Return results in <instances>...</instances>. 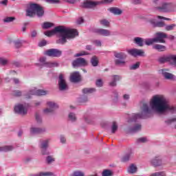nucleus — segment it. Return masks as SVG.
<instances>
[{"label":"nucleus","instance_id":"nucleus-13","mask_svg":"<svg viewBox=\"0 0 176 176\" xmlns=\"http://www.w3.org/2000/svg\"><path fill=\"white\" fill-rule=\"evenodd\" d=\"M173 8V4L171 3H164L162 6L155 7V10L157 12H164V13H167V12H170Z\"/></svg>","mask_w":176,"mask_h":176},{"label":"nucleus","instance_id":"nucleus-17","mask_svg":"<svg viewBox=\"0 0 176 176\" xmlns=\"http://www.w3.org/2000/svg\"><path fill=\"white\" fill-rule=\"evenodd\" d=\"M98 5H100V2L98 1L86 0L82 4V8H85L87 9H93L96 8V6H97Z\"/></svg>","mask_w":176,"mask_h":176},{"label":"nucleus","instance_id":"nucleus-32","mask_svg":"<svg viewBox=\"0 0 176 176\" xmlns=\"http://www.w3.org/2000/svg\"><path fill=\"white\" fill-rule=\"evenodd\" d=\"M68 120L69 122H71L72 123H75L76 122L77 118H76V114L75 113H69L68 114Z\"/></svg>","mask_w":176,"mask_h":176},{"label":"nucleus","instance_id":"nucleus-5","mask_svg":"<svg viewBox=\"0 0 176 176\" xmlns=\"http://www.w3.org/2000/svg\"><path fill=\"white\" fill-rule=\"evenodd\" d=\"M47 94H49V91H45L43 89H36V88L34 87L29 90V91L23 96H25V98H31L32 96H46Z\"/></svg>","mask_w":176,"mask_h":176},{"label":"nucleus","instance_id":"nucleus-20","mask_svg":"<svg viewBox=\"0 0 176 176\" xmlns=\"http://www.w3.org/2000/svg\"><path fill=\"white\" fill-rule=\"evenodd\" d=\"M70 81L72 83H78V82H80V74H79V72H74L71 74Z\"/></svg>","mask_w":176,"mask_h":176},{"label":"nucleus","instance_id":"nucleus-48","mask_svg":"<svg viewBox=\"0 0 176 176\" xmlns=\"http://www.w3.org/2000/svg\"><path fill=\"white\" fill-rule=\"evenodd\" d=\"M100 23L101 25H103V27H109V22L107 19H102L100 21Z\"/></svg>","mask_w":176,"mask_h":176},{"label":"nucleus","instance_id":"nucleus-14","mask_svg":"<svg viewBox=\"0 0 176 176\" xmlns=\"http://www.w3.org/2000/svg\"><path fill=\"white\" fill-rule=\"evenodd\" d=\"M40 63L44 67H47V68H55L56 67H58V63L57 62H47L46 61V58L41 57L39 59Z\"/></svg>","mask_w":176,"mask_h":176},{"label":"nucleus","instance_id":"nucleus-25","mask_svg":"<svg viewBox=\"0 0 176 176\" xmlns=\"http://www.w3.org/2000/svg\"><path fill=\"white\" fill-rule=\"evenodd\" d=\"M168 63L172 67H175L176 65V55L175 54H169L168 55Z\"/></svg>","mask_w":176,"mask_h":176},{"label":"nucleus","instance_id":"nucleus-7","mask_svg":"<svg viewBox=\"0 0 176 176\" xmlns=\"http://www.w3.org/2000/svg\"><path fill=\"white\" fill-rule=\"evenodd\" d=\"M114 57H116L115 64L116 65H124L126 64V61H124L125 58H127V54L124 52H114Z\"/></svg>","mask_w":176,"mask_h":176},{"label":"nucleus","instance_id":"nucleus-1","mask_svg":"<svg viewBox=\"0 0 176 176\" xmlns=\"http://www.w3.org/2000/svg\"><path fill=\"white\" fill-rule=\"evenodd\" d=\"M44 34L46 36H53V35L57 34L59 36V39L56 41V43L59 45H65L67 39H73V38L78 35L76 30L63 25L56 26L52 30L45 32Z\"/></svg>","mask_w":176,"mask_h":176},{"label":"nucleus","instance_id":"nucleus-11","mask_svg":"<svg viewBox=\"0 0 176 176\" xmlns=\"http://www.w3.org/2000/svg\"><path fill=\"white\" fill-rule=\"evenodd\" d=\"M45 56L48 57H60L63 52L58 49H50L44 52Z\"/></svg>","mask_w":176,"mask_h":176},{"label":"nucleus","instance_id":"nucleus-30","mask_svg":"<svg viewBox=\"0 0 176 176\" xmlns=\"http://www.w3.org/2000/svg\"><path fill=\"white\" fill-rule=\"evenodd\" d=\"M53 173L52 172H40L36 174H30V176H52Z\"/></svg>","mask_w":176,"mask_h":176},{"label":"nucleus","instance_id":"nucleus-44","mask_svg":"<svg viewBox=\"0 0 176 176\" xmlns=\"http://www.w3.org/2000/svg\"><path fill=\"white\" fill-rule=\"evenodd\" d=\"M71 176H85V172L82 170H74Z\"/></svg>","mask_w":176,"mask_h":176},{"label":"nucleus","instance_id":"nucleus-52","mask_svg":"<svg viewBox=\"0 0 176 176\" xmlns=\"http://www.w3.org/2000/svg\"><path fill=\"white\" fill-rule=\"evenodd\" d=\"M175 122H176V118H173L172 119L165 120V123L166 124H168V126L170 124H173V123Z\"/></svg>","mask_w":176,"mask_h":176},{"label":"nucleus","instance_id":"nucleus-19","mask_svg":"<svg viewBox=\"0 0 176 176\" xmlns=\"http://www.w3.org/2000/svg\"><path fill=\"white\" fill-rule=\"evenodd\" d=\"M95 32L101 36H111L112 35L111 30L102 28L96 29Z\"/></svg>","mask_w":176,"mask_h":176},{"label":"nucleus","instance_id":"nucleus-18","mask_svg":"<svg viewBox=\"0 0 176 176\" xmlns=\"http://www.w3.org/2000/svg\"><path fill=\"white\" fill-rule=\"evenodd\" d=\"M47 130L45 127H35L32 126L30 128L31 134H43L46 133Z\"/></svg>","mask_w":176,"mask_h":176},{"label":"nucleus","instance_id":"nucleus-21","mask_svg":"<svg viewBox=\"0 0 176 176\" xmlns=\"http://www.w3.org/2000/svg\"><path fill=\"white\" fill-rule=\"evenodd\" d=\"M133 43L139 46V47H142L145 45V38L142 37H135L133 38Z\"/></svg>","mask_w":176,"mask_h":176},{"label":"nucleus","instance_id":"nucleus-56","mask_svg":"<svg viewBox=\"0 0 176 176\" xmlns=\"http://www.w3.org/2000/svg\"><path fill=\"white\" fill-rule=\"evenodd\" d=\"M35 118L37 123H42V117H41V115L36 113Z\"/></svg>","mask_w":176,"mask_h":176},{"label":"nucleus","instance_id":"nucleus-6","mask_svg":"<svg viewBox=\"0 0 176 176\" xmlns=\"http://www.w3.org/2000/svg\"><path fill=\"white\" fill-rule=\"evenodd\" d=\"M14 112L18 115H21L22 116H25L28 113V107L27 104L18 103L14 107Z\"/></svg>","mask_w":176,"mask_h":176},{"label":"nucleus","instance_id":"nucleus-3","mask_svg":"<svg viewBox=\"0 0 176 176\" xmlns=\"http://www.w3.org/2000/svg\"><path fill=\"white\" fill-rule=\"evenodd\" d=\"M140 109L142 112L132 114L129 122H137L140 119H146L148 115H152V112L155 111V96L152 97L149 104L146 102H141L140 103Z\"/></svg>","mask_w":176,"mask_h":176},{"label":"nucleus","instance_id":"nucleus-62","mask_svg":"<svg viewBox=\"0 0 176 176\" xmlns=\"http://www.w3.org/2000/svg\"><path fill=\"white\" fill-rule=\"evenodd\" d=\"M93 43L94 45H96V46L101 47V41L100 40H94Z\"/></svg>","mask_w":176,"mask_h":176},{"label":"nucleus","instance_id":"nucleus-28","mask_svg":"<svg viewBox=\"0 0 176 176\" xmlns=\"http://www.w3.org/2000/svg\"><path fill=\"white\" fill-rule=\"evenodd\" d=\"M142 125L141 124H136L134 126L129 129L130 133H138V131H141Z\"/></svg>","mask_w":176,"mask_h":176},{"label":"nucleus","instance_id":"nucleus-33","mask_svg":"<svg viewBox=\"0 0 176 176\" xmlns=\"http://www.w3.org/2000/svg\"><path fill=\"white\" fill-rule=\"evenodd\" d=\"M98 57H97L96 56H92V58H91V64L92 67H98Z\"/></svg>","mask_w":176,"mask_h":176},{"label":"nucleus","instance_id":"nucleus-41","mask_svg":"<svg viewBox=\"0 0 176 176\" xmlns=\"http://www.w3.org/2000/svg\"><path fill=\"white\" fill-rule=\"evenodd\" d=\"M16 20L14 16H7L3 19V23H13Z\"/></svg>","mask_w":176,"mask_h":176},{"label":"nucleus","instance_id":"nucleus-39","mask_svg":"<svg viewBox=\"0 0 176 176\" xmlns=\"http://www.w3.org/2000/svg\"><path fill=\"white\" fill-rule=\"evenodd\" d=\"M133 157V153H129L122 158V162H129Z\"/></svg>","mask_w":176,"mask_h":176},{"label":"nucleus","instance_id":"nucleus-49","mask_svg":"<svg viewBox=\"0 0 176 176\" xmlns=\"http://www.w3.org/2000/svg\"><path fill=\"white\" fill-rule=\"evenodd\" d=\"M48 148H41V154L43 156H49L50 155V152H49V150H47Z\"/></svg>","mask_w":176,"mask_h":176},{"label":"nucleus","instance_id":"nucleus-23","mask_svg":"<svg viewBox=\"0 0 176 176\" xmlns=\"http://www.w3.org/2000/svg\"><path fill=\"white\" fill-rule=\"evenodd\" d=\"M164 164L163 158L160 155H156L155 157V167H160Z\"/></svg>","mask_w":176,"mask_h":176},{"label":"nucleus","instance_id":"nucleus-34","mask_svg":"<svg viewBox=\"0 0 176 176\" xmlns=\"http://www.w3.org/2000/svg\"><path fill=\"white\" fill-rule=\"evenodd\" d=\"M137 171V166H135V164H131L127 170V172L129 174H134L135 173V172Z\"/></svg>","mask_w":176,"mask_h":176},{"label":"nucleus","instance_id":"nucleus-42","mask_svg":"<svg viewBox=\"0 0 176 176\" xmlns=\"http://www.w3.org/2000/svg\"><path fill=\"white\" fill-rule=\"evenodd\" d=\"M45 162H47V164H52L53 162H56V159L52 155H48L45 158Z\"/></svg>","mask_w":176,"mask_h":176},{"label":"nucleus","instance_id":"nucleus-4","mask_svg":"<svg viewBox=\"0 0 176 176\" xmlns=\"http://www.w3.org/2000/svg\"><path fill=\"white\" fill-rule=\"evenodd\" d=\"M34 14H36L38 17H42L45 14L43 7L36 3L30 4L26 10V16L28 17H34Z\"/></svg>","mask_w":176,"mask_h":176},{"label":"nucleus","instance_id":"nucleus-46","mask_svg":"<svg viewBox=\"0 0 176 176\" xmlns=\"http://www.w3.org/2000/svg\"><path fill=\"white\" fill-rule=\"evenodd\" d=\"M176 27V24L175 23H173L170 25H167L165 26V30L166 31H173V30H174V28H175Z\"/></svg>","mask_w":176,"mask_h":176},{"label":"nucleus","instance_id":"nucleus-38","mask_svg":"<svg viewBox=\"0 0 176 176\" xmlns=\"http://www.w3.org/2000/svg\"><path fill=\"white\" fill-rule=\"evenodd\" d=\"M154 43H155V38H144V45H146V46H151Z\"/></svg>","mask_w":176,"mask_h":176},{"label":"nucleus","instance_id":"nucleus-43","mask_svg":"<svg viewBox=\"0 0 176 176\" xmlns=\"http://www.w3.org/2000/svg\"><path fill=\"white\" fill-rule=\"evenodd\" d=\"M148 141H149V140H148V138L146 137L139 138L137 139L138 144H145L148 142Z\"/></svg>","mask_w":176,"mask_h":176},{"label":"nucleus","instance_id":"nucleus-29","mask_svg":"<svg viewBox=\"0 0 176 176\" xmlns=\"http://www.w3.org/2000/svg\"><path fill=\"white\" fill-rule=\"evenodd\" d=\"M155 50H157V52H166V50H167V47L161 44H155Z\"/></svg>","mask_w":176,"mask_h":176},{"label":"nucleus","instance_id":"nucleus-61","mask_svg":"<svg viewBox=\"0 0 176 176\" xmlns=\"http://www.w3.org/2000/svg\"><path fill=\"white\" fill-rule=\"evenodd\" d=\"M87 101H89L87 96H82L80 98V102H87Z\"/></svg>","mask_w":176,"mask_h":176},{"label":"nucleus","instance_id":"nucleus-64","mask_svg":"<svg viewBox=\"0 0 176 176\" xmlns=\"http://www.w3.org/2000/svg\"><path fill=\"white\" fill-rule=\"evenodd\" d=\"M164 172H157L155 173V176H164Z\"/></svg>","mask_w":176,"mask_h":176},{"label":"nucleus","instance_id":"nucleus-55","mask_svg":"<svg viewBox=\"0 0 176 176\" xmlns=\"http://www.w3.org/2000/svg\"><path fill=\"white\" fill-rule=\"evenodd\" d=\"M87 54H89L87 52H85V51H82L80 53H78V54H76L74 55V57H80L82 56H87Z\"/></svg>","mask_w":176,"mask_h":176},{"label":"nucleus","instance_id":"nucleus-10","mask_svg":"<svg viewBox=\"0 0 176 176\" xmlns=\"http://www.w3.org/2000/svg\"><path fill=\"white\" fill-rule=\"evenodd\" d=\"M128 54L132 56V57H145V52L144 50H139L137 48H133L127 50Z\"/></svg>","mask_w":176,"mask_h":176},{"label":"nucleus","instance_id":"nucleus-31","mask_svg":"<svg viewBox=\"0 0 176 176\" xmlns=\"http://www.w3.org/2000/svg\"><path fill=\"white\" fill-rule=\"evenodd\" d=\"M146 20L147 23H149L151 24V25H152L153 27H155V16L148 15L146 17Z\"/></svg>","mask_w":176,"mask_h":176},{"label":"nucleus","instance_id":"nucleus-12","mask_svg":"<svg viewBox=\"0 0 176 176\" xmlns=\"http://www.w3.org/2000/svg\"><path fill=\"white\" fill-rule=\"evenodd\" d=\"M167 39V34L163 32H158L155 34V43H166Z\"/></svg>","mask_w":176,"mask_h":176},{"label":"nucleus","instance_id":"nucleus-2","mask_svg":"<svg viewBox=\"0 0 176 176\" xmlns=\"http://www.w3.org/2000/svg\"><path fill=\"white\" fill-rule=\"evenodd\" d=\"M155 112L160 115H167V113H175L176 107L170 103L163 95L155 96Z\"/></svg>","mask_w":176,"mask_h":176},{"label":"nucleus","instance_id":"nucleus-22","mask_svg":"<svg viewBox=\"0 0 176 176\" xmlns=\"http://www.w3.org/2000/svg\"><path fill=\"white\" fill-rule=\"evenodd\" d=\"M108 10L110 12V13H112L115 16H120V14L123 13V10L116 7L110 8L108 9Z\"/></svg>","mask_w":176,"mask_h":176},{"label":"nucleus","instance_id":"nucleus-24","mask_svg":"<svg viewBox=\"0 0 176 176\" xmlns=\"http://www.w3.org/2000/svg\"><path fill=\"white\" fill-rule=\"evenodd\" d=\"M122 79V77L118 75H114L111 76V81L109 82V86L111 87H115L116 86V82Z\"/></svg>","mask_w":176,"mask_h":176},{"label":"nucleus","instance_id":"nucleus-47","mask_svg":"<svg viewBox=\"0 0 176 176\" xmlns=\"http://www.w3.org/2000/svg\"><path fill=\"white\" fill-rule=\"evenodd\" d=\"M155 27H158L160 28H163V27H166V23L164 21H157L155 23Z\"/></svg>","mask_w":176,"mask_h":176},{"label":"nucleus","instance_id":"nucleus-45","mask_svg":"<svg viewBox=\"0 0 176 176\" xmlns=\"http://www.w3.org/2000/svg\"><path fill=\"white\" fill-rule=\"evenodd\" d=\"M12 96H14V97H21V96H23V91L20 90H14L12 91Z\"/></svg>","mask_w":176,"mask_h":176},{"label":"nucleus","instance_id":"nucleus-15","mask_svg":"<svg viewBox=\"0 0 176 176\" xmlns=\"http://www.w3.org/2000/svg\"><path fill=\"white\" fill-rule=\"evenodd\" d=\"M168 71H170L168 69H162L159 70V72L160 74H162L164 79H166L167 80H174V79H175V76L171 73H168Z\"/></svg>","mask_w":176,"mask_h":176},{"label":"nucleus","instance_id":"nucleus-37","mask_svg":"<svg viewBox=\"0 0 176 176\" xmlns=\"http://www.w3.org/2000/svg\"><path fill=\"white\" fill-rule=\"evenodd\" d=\"M95 91V88H84L82 89L83 94H91V93H94Z\"/></svg>","mask_w":176,"mask_h":176},{"label":"nucleus","instance_id":"nucleus-58","mask_svg":"<svg viewBox=\"0 0 176 176\" xmlns=\"http://www.w3.org/2000/svg\"><path fill=\"white\" fill-rule=\"evenodd\" d=\"M59 138L61 144H66L67 138H65V136L61 135Z\"/></svg>","mask_w":176,"mask_h":176},{"label":"nucleus","instance_id":"nucleus-57","mask_svg":"<svg viewBox=\"0 0 176 176\" xmlns=\"http://www.w3.org/2000/svg\"><path fill=\"white\" fill-rule=\"evenodd\" d=\"M14 46H15V47H16V49L20 48V47L21 46V41L20 40L15 41L14 42Z\"/></svg>","mask_w":176,"mask_h":176},{"label":"nucleus","instance_id":"nucleus-59","mask_svg":"<svg viewBox=\"0 0 176 176\" xmlns=\"http://www.w3.org/2000/svg\"><path fill=\"white\" fill-rule=\"evenodd\" d=\"M131 2L133 5H141L142 3L141 0H131Z\"/></svg>","mask_w":176,"mask_h":176},{"label":"nucleus","instance_id":"nucleus-9","mask_svg":"<svg viewBox=\"0 0 176 176\" xmlns=\"http://www.w3.org/2000/svg\"><path fill=\"white\" fill-rule=\"evenodd\" d=\"M47 108L43 110L44 113L49 115V113H53L56 109H58V104L54 102H47Z\"/></svg>","mask_w":176,"mask_h":176},{"label":"nucleus","instance_id":"nucleus-36","mask_svg":"<svg viewBox=\"0 0 176 176\" xmlns=\"http://www.w3.org/2000/svg\"><path fill=\"white\" fill-rule=\"evenodd\" d=\"M168 55L165 56H162L157 59V61L158 63H160V64H164L165 63H168Z\"/></svg>","mask_w":176,"mask_h":176},{"label":"nucleus","instance_id":"nucleus-51","mask_svg":"<svg viewBox=\"0 0 176 176\" xmlns=\"http://www.w3.org/2000/svg\"><path fill=\"white\" fill-rule=\"evenodd\" d=\"M112 171L109 170H105L102 172V176H113Z\"/></svg>","mask_w":176,"mask_h":176},{"label":"nucleus","instance_id":"nucleus-16","mask_svg":"<svg viewBox=\"0 0 176 176\" xmlns=\"http://www.w3.org/2000/svg\"><path fill=\"white\" fill-rule=\"evenodd\" d=\"M72 65L74 68L78 67H86V65H87V61H86L85 58H78L77 59L73 60Z\"/></svg>","mask_w":176,"mask_h":176},{"label":"nucleus","instance_id":"nucleus-27","mask_svg":"<svg viewBox=\"0 0 176 176\" xmlns=\"http://www.w3.org/2000/svg\"><path fill=\"white\" fill-rule=\"evenodd\" d=\"M14 149L12 145L0 146V152H10Z\"/></svg>","mask_w":176,"mask_h":176},{"label":"nucleus","instance_id":"nucleus-63","mask_svg":"<svg viewBox=\"0 0 176 176\" xmlns=\"http://www.w3.org/2000/svg\"><path fill=\"white\" fill-rule=\"evenodd\" d=\"M47 43V42L46 41V40H43L38 43V46L40 47H42L43 46H46Z\"/></svg>","mask_w":176,"mask_h":176},{"label":"nucleus","instance_id":"nucleus-40","mask_svg":"<svg viewBox=\"0 0 176 176\" xmlns=\"http://www.w3.org/2000/svg\"><path fill=\"white\" fill-rule=\"evenodd\" d=\"M118 123H116V122H113L111 124V133L112 134H115V133H116V131H118Z\"/></svg>","mask_w":176,"mask_h":176},{"label":"nucleus","instance_id":"nucleus-54","mask_svg":"<svg viewBox=\"0 0 176 176\" xmlns=\"http://www.w3.org/2000/svg\"><path fill=\"white\" fill-rule=\"evenodd\" d=\"M8 59H6L5 58H0L1 65H6V64H8Z\"/></svg>","mask_w":176,"mask_h":176},{"label":"nucleus","instance_id":"nucleus-60","mask_svg":"<svg viewBox=\"0 0 176 176\" xmlns=\"http://www.w3.org/2000/svg\"><path fill=\"white\" fill-rule=\"evenodd\" d=\"M102 85H103L102 80L98 79L96 80V86L98 87H102Z\"/></svg>","mask_w":176,"mask_h":176},{"label":"nucleus","instance_id":"nucleus-50","mask_svg":"<svg viewBox=\"0 0 176 176\" xmlns=\"http://www.w3.org/2000/svg\"><path fill=\"white\" fill-rule=\"evenodd\" d=\"M140 62H137L136 63L130 66V69L135 70L138 69L140 68Z\"/></svg>","mask_w":176,"mask_h":176},{"label":"nucleus","instance_id":"nucleus-53","mask_svg":"<svg viewBox=\"0 0 176 176\" xmlns=\"http://www.w3.org/2000/svg\"><path fill=\"white\" fill-rule=\"evenodd\" d=\"M45 2H47V3L51 4L61 3V1L60 0H45Z\"/></svg>","mask_w":176,"mask_h":176},{"label":"nucleus","instance_id":"nucleus-8","mask_svg":"<svg viewBox=\"0 0 176 176\" xmlns=\"http://www.w3.org/2000/svg\"><path fill=\"white\" fill-rule=\"evenodd\" d=\"M58 89L60 91H65L68 90V84L67 83V80H65L64 74H59L58 79Z\"/></svg>","mask_w":176,"mask_h":176},{"label":"nucleus","instance_id":"nucleus-35","mask_svg":"<svg viewBox=\"0 0 176 176\" xmlns=\"http://www.w3.org/2000/svg\"><path fill=\"white\" fill-rule=\"evenodd\" d=\"M54 25V23L50 22H45L42 25V28L43 30H49V28H52Z\"/></svg>","mask_w":176,"mask_h":176},{"label":"nucleus","instance_id":"nucleus-26","mask_svg":"<svg viewBox=\"0 0 176 176\" xmlns=\"http://www.w3.org/2000/svg\"><path fill=\"white\" fill-rule=\"evenodd\" d=\"M51 141H52V139H50V138L45 139V140H43L41 142L40 148H49V144H50Z\"/></svg>","mask_w":176,"mask_h":176}]
</instances>
